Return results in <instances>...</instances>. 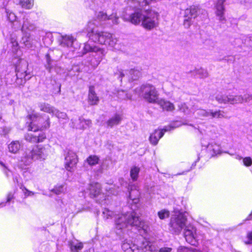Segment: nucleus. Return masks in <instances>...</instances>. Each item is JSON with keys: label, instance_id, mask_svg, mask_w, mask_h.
I'll return each mask as SVG.
<instances>
[{"label": "nucleus", "instance_id": "f257e3e1", "mask_svg": "<svg viewBox=\"0 0 252 252\" xmlns=\"http://www.w3.org/2000/svg\"><path fill=\"white\" fill-rule=\"evenodd\" d=\"M96 18V20H91L88 22L87 31L89 41L84 44L81 55L89 52L91 53L92 56L96 60L97 65L105 55L106 52L103 48L91 45L90 41L105 45L116 50H119V48L117 44L118 40L114 35L106 32L95 31L94 27L101 25L102 22L105 21L110 25L117 24L119 18L114 13L108 15L105 13L99 12L97 14Z\"/></svg>", "mask_w": 252, "mask_h": 252}, {"label": "nucleus", "instance_id": "f03ea898", "mask_svg": "<svg viewBox=\"0 0 252 252\" xmlns=\"http://www.w3.org/2000/svg\"><path fill=\"white\" fill-rule=\"evenodd\" d=\"M102 216L105 220L111 219L115 217V228L120 232L130 227H135L141 235H144L148 234L150 230L149 226L141 220L135 211L116 215L109 209L104 208Z\"/></svg>", "mask_w": 252, "mask_h": 252}, {"label": "nucleus", "instance_id": "7ed1b4c3", "mask_svg": "<svg viewBox=\"0 0 252 252\" xmlns=\"http://www.w3.org/2000/svg\"><path fill=\"white\" fill-rule=\"evenodd\" d=\"M187 219L185 214L175 211L172 215L169 223V231L174 234L179 235L184 229V237L186 241L193 246H196L203 236L197 231L196 228L191 224L187 225Z\"/></svg>", "mask_w": 252, "mask_h": 252}, {"label": "nucleus", "instance_id": "20e7f679", "mask_svg": "<svg viewBox=\"0 0 252 252\" xmlns=\"http://www.w3.org/2000/svg\"><path fill=\"white\" fill-rule=\"evenodd\" d=\"M29 121L27 122L28 124V129L29 131L34 132L33 134L28 133L25 135V139L27 141L32 143L41 142L46 138L45 134L42 131L36 134V132L44 128H48L50 126V119L49 116H45V121L43 122V119L39 117L37 114L32 113L28 117Z\"/></svg>", "mask_w": 252, "mask_h": 252}, {"label": "nucleus", "instance_id": "39448f33", "mask_svg": "<svg viewBox=\"0 0 252 252\" xmlns=\"http://www.w3.org/2000/svg\"><path fill=\"white\" fill-rule=\"evenodd\" d=\"M50 146L48 144L39 145L34 147L32 150L28 149L25 152L18 164L20 168L24 170L23 172V175L24 177L27 176L29 172L28 168H24L23 165H29L32 160L41 161L45 160L50 152Z\"/></svg>", "mask_w": 252, "mask_h": 252}, {"label": "nucleus", "instance_id": "423d86ee", "mask_svg": "<svg viewBox=\"0 0 252 252\" xmlns=\"http://www.w3.org/2000/svg\"><path fill=\"white\" fill-rule=\"evenodd\" d=\"M35 28V25L31 23L28 17H24L23 24L21 27V31L23 32V36L20 41L23 47L31 50H34L35 49L37 42L29 33H28V31H33Z\"/></svg>", "mask_w": 252, "mask_h": 252}, {"label": "nucleus", "instance_id": "0eeeda50", "mask_svg": "<svg viewBox=\"0 0 252 252\" xmlns=\"http://www.w3.org/2000/svg\"><path fill=\"white\" fill-rule=\"evenodd\" d=\"M139 96L150 103H156L158 99V94L156 88L150 84L143 85L135 90Z\"/></svg>", "mask_w": 252, "mask_h": 252}, {"label": "nucleus", "instance_id": "6e6552de", "mask_svg": "<svg viewBox=\"0 0 252 252\" xmlns=\"http://www.w3.org/2000/svg\"><path fill=\"white\" fill-rule=\"evenodd\" d=\"M122 248L125 252H144L147 251L151 252L155 251L152 243L148 241L145 237L139 245L125 242L122 245Z\"/></svg>", "mask_w": 252, "mask_h": 252}, {"label": "nucleus", "instance_id": "1a4fd4ad", "mask_svg": "<svg viewBox=\"0 0 252 252\" xmlns=\"http://www.w3.org/2000/svg\"><path fill=\"white\" fill-rule=\"evenodd\" d=\"M179 110L186 115L193 114L195 117L203 119L209 117L210 110H206L199 107L197 104L188 105L186 103H181L178 105Z\"/></svg>", "mask_w": 252, "mask_h": 252}, {"label": "nucleus", "instance_id": "9d476101", "mask_svg": "<svg viewBox=\"0 0 252 252\" xmlns=\"http://www.w3.org/2000/svg\"><path fill=\"white\" fill-rule=\"evenodd\" d=\"M90 196L94 198L96 202L103 205L108 204V195L107 196L101 192V186L96 182H92L88 187Z\"/></svg>", "mask_w": 252, "mask_h": 252}, {"label": "nucleus", "instance_id": "9b49d317", "mask_svg": "<svg viewBox=\"0 0 252 252\" xmlns=\"http://www.w3.org/2000/svg\"><path fill=\"white\" fill-rule=\"evenodd\" d=\"M201 144L202 149L200 154L198 156L197 159L195 161V162L199 160L200 158L203 156L212 157L221 153L220 145L215 142H211L208 145H206L202 140Z\"/></svg>", "mask_w": 252, "mask_h": 252}, {"label": "nucleus", "instance_id": "f8f14e48", "mask_svg": "<svg viewBox=\"0 0 252 252\" xmlns=\"http://www.w3.org/2000/svg\"><path fill=\"white\" fill-rule=\"evenodd\" d=\"M58 41L61 47L64 49H69L72 52L79 47V45L76 43V39L71 35H61L58 37Z\"/></svg>", "mask_w": 252, "mask_h": 252}, {"label": "nucleus", "instance_id": "ddd939ff", "mask_svg": "<svg viewBox=\"0 0 252 252\" xmlns=\"http://www.w3.org/2000/svg\"><path fill=\"white\" fill-rule=\"evenodd\" d=\"M62 57V53L57 50L50 49L45 56L46 69L51 72L57 65V61Z\"/></svg>", "mask_w": 252, "mask_h": 252}, {"label": "nucleus", "instance_id": "4468645a", "mask_svg": "<svg viewBox=\"0 0 252 252\" xmlns=\"http://www.w3.org/2000/svg\"><path fill=\"white\" fill-rule=\"evenodd\" d=\"M78 159L76 154L69 150L66 154L64 158V167L66 170L69 172H73L78 163Z\"/></svg>", "mask_w": 252, "mask_h": 252}, {"label": "nucleus", "instance_id": "2eb2a0df", "mask_svg": "<svg viewBox=\"0 0 252 252\" xmlns=\"http://www.w3.org/2000/svg\"><path fill=\"white\" fill-rule=\"evenodd\" d=\"M38 107L41 111L49 113L52 116H55L59 119L63 120L67 118L65 113L60 111L48 103H40L38 104Z\"/></svg>", "mask_w": 252, "mask_h": 252}, {"label": "nucleus", "instance_id": "dca6fc26", "mask_svg": "<svg viewBox=\"0 0 252 252\" xmlns=\"http://www.w3.org/2000/svg\"><path fill=\"white\" fill-rule=\"evenodd\" d=\"M216 100L219 103H227L235 104L238 103H242L244 101V99L241 95H226L219 94L216 97Z\"/></svg>", "mask_w": 252, "mask_h": 252}, {"label": "nucleus", "instance_id": "f3484780", "mask_svg": "<svg viewBox=\"0 0 252 252\" xmlns=\"http://www.w3.org/2000/svg\"><path fill=\"white\" fill-rule=\"evenodd\" d=\"M20 64H22V68L21 69V70H20V64L17 65L15 68L17 77L16 83L17 84H22L23 83H24L26 80L29 79V78H26L27 75V63L24 60H20Z\"/></svg>", "mask_w": 252, "mask_h": 252}, {"label": "nucleus", "instance_id": "a211bd4d", "mask_svg": "<svg viewBox=\"0 0 252 252\" xmlns=\"http://www.w3.org/2000/svg\"><path fill=\"white\" fill-rule=\"evenodd\" d=\"M128 189L129 190L128 204L137 205L139 203L140 197L138 187L135 185H129Z\"/></svg>", "mask_w": 252, "mask_h": 252}, {"label": "nucleus", "instance_id": "6ab92c4d", "mask_svg": "<svg viewBox=\"0 0 252 252\" xmlns=\"http://www.w3.org/2000/svg\"><path fill=\"white\" fill-rule=\"evenodd\" d=\"M169 130L167 127L155 130L150 136L149 141L150 143L154 146L157 145L159 140L163 136L164 132L168 131Z\"/></svg>", "mask_w": 252, "mask_h": 252}, {"label": "nucleus", "instance_id": "aec40b11", "mask_svg": "<svg viewBox=\"0 0 252 252\" xmlns=\"http://www.w3.org/2000/svg\"><path fill=\"white\" fill-rule=\"evenodd\" d=\"M70 124V126L78 129H85L89 127L91 125V121L90 120H85L79 118L78 120L71 119Z\"/></svg>", "mask_w": 252, "mask_h": 252}, {"label": "nucleus", "instance_id": "412c9836", "mask_svg": "<svg viewBox=\"0 0 252 252\" xmlns=\"http://www.w3.org/2000/svg\"><path fill=\"white\" fill-rule=\"evenodd\" d=\"M200 13L205 15L206 11L200 9L198 6L193 5L185 10V16L186 17L189 16L191 18H195L199 16Z\"/></svg>", "mask_w": 252, "mask_h": 252}, {"label": "nucleus", "instance_id": "4be33fe9", "mask_svg": "<svg viewBox=\"0 0 252 252\" xmlns=\"http://www.w3.org/2000/svg\"><path fill=\"white\" fill-rule=\"evenodd\" d=\"M225 0H218L216 4V14L218 17L219 20L224 23L225 21V18L224 16V2Z\"/></svg>", "mask_w": 252, "mask_h": 252}, {"label": "nucleus", "instance_id": "5701e85b", "mask_svg": "<svg viewBox=\"0 0 252 252\" xmlns=\"http://www.w3.org/2000/svg\"><path fill=\"white\" fill-rule=\"evenodd\" d=\"M122 120V115L116 113L107 121L106 124L108 127H112L120 124Z\"/></svg>", "mask_w": 252, "mask_h": 252}, {"label": "nucleus", "instance_id": "b1692460", "mask_svg": "<svg viewBox=\"0 0 252 252\" xmlns=\"http://www.w3.org/2000/svg\"><path fill=\"white\" fill-rule=\"evenodd\" d=\"M10 41L9 45L12 48V52L16 53L19 49V44L17 42V33L16 32H13L10 34Z\"/></svg>", "mask_w": 252, "mask_h": 252}, {"label": "nucleus", "instance_id": "393cba45", "mask_svg": "<svg viewBox=\"0 0 252 252\" xmlns=\"http://www.w3.org/2000/svg\"><path fill=\"white\" fill-rule=\"evenodd\" d=\"M156 103L159 104L163 109L166 111H171L175 108L174 104L167 100L158 99Z\"/></svg>", "mask_w": 252, "mask_h": 252}, {"label": "nucleus", "instance_id": "a878e982", "mask_svg": "<svg viewBox=\"0 0 252 252\" xmlns=\"http://www.w3.org/2000/svg\"><path fill=\"white\" fill-rule=\"evenodd\" d=\"M89 103L91 105H96L99 101V99L95 93L93 87H90L88 96Z\"/></svg>", "mask_w": 252, "mask_h": 252}, {"label": "nucleus", "instance_id": "bb28decb", "mask_svg": "<svg viewBox=\"0 0 252 252\" xmlns=\"http://www.w3.org/2000/svg\"><path fill=\"white\" fill-rule=\"evenodd\" d=\"M114 94L120 100L130 99L132 97L129 93L122 90H117Z\"/></svg>", "mask_w": 252, "mask_h": 252}, {"label": "nucleus", "instance_id": "cd10ccee", "mask_svg": "<svg viewBox=\"0 0 252 252\" xmlns=\"http://www.w3.org/2000/svg\"><path fill=\"white\" fill-rule=\"evenodd\" d=\"M67 190V186L65 184H58L52 190L57 195L64 193Z\"/></svg>", "mask_w": 252, "mask_h": 252}, {"label": "nucleus", "instance_id": "c85d7f7f", "mask_svg": "<svg viewBox=\"0 0 252 252\" xmlns=\"http://www.w3.org/2000/svg\"><path fill=\"white\" fill-rule=\"evenodd\" d=\"M4 9L7 20L10 23L16 22L17 17L15 14L8 7H5Z\"/></svg>", "mask_w": 252, "mask_h": 252}, {"label": "nucleus", "instance_id": "c756f323", "mask_svg": "<svg viewBox=\"0 0 252 252\" xmlns=\"http://www.w3.org/2000/svg\"><path fill=\"white\" fill-rule=\"evenodd\" d=\"M20 147V144L18 141H12L8 146L9 152L13 154L17 153Z\"/></svg>", "mask_w": 252, "mask_h": 252}, {"label": "nucleus", "instance_id": "7c9ffc66", "mask_svg": "<svg viewBox=\"0 0 252 252\" xmlns=\"http://www.w3.org/2000/svg\"><path fill=\"white\" fill-rule=\"evenodd\" d=\"M34 0H19V5L26 9H31L34 5Z\"/></svg>", "mask_w": 252, "mask_h": 252}, {"label": "nucleus", "instance_id": "2f4dec72", "mask_svg": "<svg viewBox=\"0 0 252 252\" xmlns=\"http://www.w3.org/2000/svg\"><path fill=\"white\" fill-rule=\"evenodd\" d=\"M69 245L71 252H79L83 248V244L81 242H72Z\"/></svg>", "mask_w": 252, "mask_h": 252}, {"label": "nucleus", "instance_id": "473e14b6", "mask_svg": "<svg viewBox=\"0 0 252 252\" xmlns=\"http://www.w3.org/2000/svg\"><path fill=\"white\" fill-rule=\"evenodd\" d=\"M225 117L224 113L220 110L213 111L210 110L209 117L211 118H222Z\"/></svg>", "mask_w": 252, "mask_h": 252}, {"label": "nucleus", "instance_id": "72a5a7b5", "mask_svg": "<svg viewBox=\"0 0 252 252\" xmlns=\"http://www.w3.org/2000/svg\"><path fill=\"white\" fill-rule=\"evenodd\" d=\"M139 168L134 166L130 170V177L133 181H136L139 172Z\"/></svg>", "mask_w": 252, "mask_h": 252}, {"label": "nucleus", "instance_id": "f704fd0d", "mask_svg": "<svg viewBox=\"0 0 252 252\" xmlns=\"http://www.w3.org/2000/svg\"><path fill=\"white\" fill-rule=\"evenodd\" d=\"M87 162L90 165H94L98 162L99 158L96 156H90L87 160Z\"/></svg>", "mask_w": 252, "mask_h": 252}, {"label": "nucleus", "instance_id": "c9c22d12", "mask_svg": "<svg viewBox=\"0 0 252 252\" xmlns=\"http://www.w3.org/2000/svg\"><path fill=\"white\" fill-rule=\"evenodd\" d=\"M177 252H202L199 250L194 248H189L185 247H180Z\"/></svg>", "mask_w": 252, "mask_h": 252}, {"label": "nucleus", "instance_id": "e433bc0d", "mask_svg": "<svg viewBox=\"0 0 252 252\" xmlns=\"http://www.w3.org/2000/svg\"><path fill=\"white\" fill-rule=\"evenodd\" d=\"M128 72L130 77L133 80H136L141 74L139 70L135 69H131Z\"/></svg>", "mask_w": 252, "mask_h": 252}, {"label": "nucleus", "instance_id": "4c0bfd02", "mask_svg": "<svg viewBox=\"0 0 252 252\" xmlns=\"http://www.w3.org/2000/svg\"><path fill=\"white\" fill-rule=\"evenodd\" d=\"M0 165L2 167V171L7 177L11 176L12 172L8 169L7 166L2 161H0Z\"/></svg>", "mask_w": 252, "mask_h": 252}, {"label": "nucleus", "instance_id": "58836bf2", "mask_svg": "<svg viewBox=\"0 0 252 252\" xmlns=\"http://www.w3.org/2000/svg\"><path fill=\"white\" fill-rule=\"evenodd\" d=\"M158 215L160 219L163 220L169 217V212L167 210L163 209L159 211L158 213Z\"/></svg>", "mask_w": 252, "mask_h": 252}, {"label": "nucleus", "instance_id": "ea45409f", "mask_svg": "<svg viewBox=\"0 0 252 252\" xmlns=\"http://www.w3.org/2000/svg\"><path fill=\"white\" fill-rule=\"evenodd\" d=\"M196 74L199 75L200 78H206L208 76V73L206 69L200 68L199 69H197L196 70Z\"/></svg>", "mask_w": 252, "mask_h": 252}, {"label": "nucleus", "instance_id": "a19ab883", "mask_svg": "<svg viewBox=\"0 0 252 252\" xmlns=\"http://www.w3.org/2000/svg\"><path fill=\"white\" fill-rule=\"evenodd\" d=\"M183 124L181 122L176 121L171 124L169 126H165V127H167V128L169 129L168 131H169L174 128L178 127L181 126Z\"/></svg>", "mask_w": 252, "mask_h": 252}, {"label": "nucleus", "instance_id": "79ce46f5", "mask_svg": "<svg viewBox=\"0 0 252 252\" xmlns=\"http://www.w3.org/2000/svg\"><path fill=\"white\" fill-rule=\"evenodd\" d=\"M110 163V161L107 159H105L103 161L102 163L101 164V166L100 169L98 170V172L102 173L103 170L107 169L108 168L109 164Z\"/></svg>", "mask_w": 252, "mask_h": 252}, {"label": "nucleus", "instance_id": "37998d69", "mask_svg": "<svg viewBox=\"0 0 252 252\" xmlns=\"http://www.w3.org/2000/svg\"><path fill=\"white\" fill-rule=\"evenodd\" d=\"M185 19L184 21V26L186 28H188L190 26L192 23V18H190L189 16L186 17L185 16Z\"/></svg>", "mask_w": 252, "mask_h": 252}, {"label": "nucleus", "instance_id": "c03bdc74", "mask_svg": "<svg viewBox=\"0 0 252 252\" xmlns=\"http://www.w3.org/2000/svg\"><path fill=\"white\" fill-rule=\"evenodd\" d=\"M243 162L245 166H250L252 164V159L250 157H246L243 158Z\"/></svg>", "mask_w": 252, "mask_h": 252}, {"label": "nucleus", "instance_id": "a18cd8bd", "mask_svg": "<svg viewBox=\"0 0 252 252\" xmlns=\"http://www.w3.org/2000/svg\"><path fill=\"white\" fill-rule=\"evenodd\" d=\"M21 189H22V191L26 196H32L35 194L34 192L28 190L25 187H21Z\"/></svg>", "mask_w": 252, "mask_h": 252}, {"label": "nucleus", "instance_id": "49530a36", "mask_svg": "<svg viewBox=\"0 0 252 252\" xmlns=\"http://www.w3.org/2000/svg\"><path fill=\"white\" fill-rule=\"evenodd\" d=\"M14 198V192H9L6 196V201L4 202L5 204L7 203H10Z\"/></svg>", "mask_w": 252, "mask_h": 252}, {"label": "nucleus", "instance_id": "de8ad7c7", "mask_svg": "<svg viewBox=\"0 0 252 252\" xmlns=\"http://www.w3.org/2000/svg\"><path fill=\"white\" fill-rule=\"evenodd\" d=\"M114 187V185H110V187L108 188V189L107 187H106V189L109 193L116 195L117 194V192L113 189Z\"/></svg>", "mask_w": 252, "mask_h": 252}, {"label": "nucleus", "instance_id": "09e8293b", "mask_svg": "<svg viewBox=\"0 0 252 252\" xmlns=\"http://www.w3.org/2000/svg\"><path fill=\"white\" fill-rule=\"evenodd\" d=\"M247 238L248 240L246 242V244H252V231L248 233Z\"/></svg>", "mask_w": 252, "mask_h": 252}, {"label": "nucleus", "instance_id": "8fccbe9b", "mask_svg": "<svg viewBox=\"0 0 252 252\" xmlns=\"http://www.w3.org/2000/svg\"><path fill=\"white\" fill-rule=\"evenodd\" d=\"M172 248L167 247H163L159 250V252H171Z\"/></svg>", "mask_w": 252, "mask_h": 252}, {"label": "nucleus", "instance_id": "3c124183", "mask_svg": "<svg viewBox=\"0 0 252 252\" xmlns=\"http://www.w3.org/2000/svg\"><path fill=\"white\" fill-rule=\"evenodd\" d=\"M20 179V175L18 174H13V181L15 183H18Z\"/></svg>", "mask_w": 252, "mask_h": 252}, {"label": "nucleus", "instance_id": "603ef678", "mask_svg": "<svg viewBox=\"0 0 252 252\" xmlns=\"http://www.w3.org/2000/svg\"><path fill=\"white\" fill-rule=\"evenodd\" d=\"M243 97L244 99V101L246 102H247L252 99V96L249 94H245Z\"/></svg>", "mask_w": 252, "mask_h": 252}, {"label": "nucleus", "instance_id": "864d4df0", "mask_svg": "<svg viewBox=\"0 0 252 252\" xmlns=\"http://www.w3.org/2000/svg\"><path fill=\"white\" fill-rule=\"evenodd\" d=\"M118 71L119 75L120 76V77L125 76L126 74H127V73L128 72L127 71L122 70H119Z\"/></svg>", "mask_w": 252, "mask_h": 252}, {"label": "nucleus", "instance_id": "5fc2aeb1", "mask_svg": "<svg viewBox=\"0 0 252 252\" xmlns=\"http://www.w3.org/2000/svg\"><path fill=\"white\" fill-rule=\"evenodd\" d=\"M202 126H203V125H201V126H198L197 129H198L199 132L201 134H202V135L206 134V131L203 129V128L202 127Z\"/></svg>", "mask_w": 252, "mask_h": 252}, {"label": "nucleus", "instance_id": "6e6d98bb", "mask_svg": "<svg viewBox=\"0 0 252 252\" xmlns=\"http://www.w3.org/2000/svg\"><path fill=\"white\" fill-rule=\"evenodd\" d=\"M72 70L73 72L78 73L80 71V68L78 66L74 65L73 66V67L72 68Z\"/></svg>", "mask_w": 252, "mask_h": 252}, {"label": "nucleus", "instance_id": "4d7b16f0", "mask_svg": "<svg viewBox=\"0 0 252 252\" xmlns=\"http://www.w3.org/2000/svg\"><path fill=\"white\" fill-rule=\"evenodd\" d=\"M231 156H234V158H235L238 159V160H241L242 159H243V158L240 156V155H232V154H230Z\"/></svg>", "mask_w": 252, "mask_h": 252}, {"label": "nucleus", "instance_id": "13d9d810", "mask_svg": "<svg viewBox=\"0 0 252 252\" xmlns=\"http://www.w3.org/2000/svg\"><path fill=\"white\" fill-rule=\"evenodd\" d=\"M5 206V204L4 202H1L0 203V208L3 207Z\"/></svg>", "mask_w": 252, "mask_h": 252}, {"label": "nucleus", "instance_id": "bf43d9fd", "mask_svg": "<svg viewBox=\"0 0 252 252\" xmlns=\"http://www.w3.org/2000/svg\"><path fill=\"white\" fill-rule=\"evenodd\" d=\"M184 174V173H178V174H177V175H181V174Z\"/></svg>", "mask_w": 252, "mask_h": 252}, {"label": "nucleus", "instance_id": "052dcab7", "mask_svg": "<svg viewBox=\"0 0 252 252\" xmlns=\"http://www.w3.org/2000/svg\"><path fill=\"white\" fill-rule=\"evenodd\" d=\"M70 74H71V75H73L71 72H70ZM75 74H76L75 73H74V74H73V75H75Z\"/></svg>", "mask_w": 252, "mask_h": 252}]
</instances>
